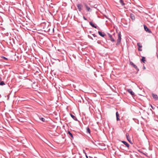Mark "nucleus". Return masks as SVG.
<instances>
[{
    "mask_svg": "<svg viewBox=\"0 0 158 158\" xmlns=\"http://www.w3.org/2000/svg\"><path fill=\"white\" fill-rule=\"evenodd\" d=\"M137 45L138 46V50L139 51H141L142 50L141 48H142V45L140 43H138Z\"/></svg>",
    "mask_w": 158,
    "mask_h": 158,
    "instance_id": "obj_3",
    "label": "nucleus"
},
{
    "mask_svg": "<svg viewBox=\"0 0 158 158\" xmlns=\"http://www.w3.org/2000/svg\"><path fill=\"white\" fill-rule=\"evenodd\" d=\"M50 30V28H48V31H49Z\"/></svg>",
    "mask_w": 158,
    "mask_h": 158,
    "instance_id": "obj_32",
    "label": "nucleus"
},
{
    "mask_svg": "<svg viewBox=\"0 0 158 158\" xmlns=\"http://www.w3.org/2000/svg\"><path fill=\"white\" fill-rule=\"evenodd\" d=\"M98 33L99 35L102 37H104V36L105 35V34L104 32H103L102 31H98Z\"/></svg>",
    "mask_w": 158,
    "mask_h": 158,
    "instance_id": "obj_11",
    "label": "nucleus"
},
{
    "mask_svg": "<svg viewBox=\"0 0 158 158\" xmlns=\"http://www.w3.org/2000/svg\"><path fill=\"white\" fill-rule=\"evenodd\" d=\"M83 18L85 20H87V19L84 16H83Z\"/></svg>",
    "mask_w": 158,
    "mask_h": 158,
    "instance_id": "obj_28",
    "label": "nucleus"
},
{
    "mask_svg": "<svg viewBox=\"0 0 158 158\" xmlns=\"http://www.w3.org/2000/svg\"><path fill=\"white\" fill-rule=\"evenodd\" d=\"M86 133L87 134H90V130L89 128L88 127H87L86 128Z\"/></svg>",
    "mask_w": 158,
    "mask_h": 158,
    "instance_id": "obj_16",
    "label": "nucleus"
},
{
    "mask_svg": "<svg viewBox=\"0 0 158 158\" xmlns=\"http://www.w3.org/2000/svg\"><path fill=\"white\" fill-rule=\"evenodd\" d=\"M120 42H121L120 41H117V43L116 44V45L117 46H118L119 45Z\"/></svg>",
    "mask_w": 158,
    "mask_h": 158,
    "instance_id": "obj_24",
    "label": "nucleus"
},
{
    "mask_svg": "<svg viewBox=\"0 0 158 158\" xmlns=\"http://www.w3.org/2000/svg\"><path fill=\"white\" fill-rule=\"evenodd\" d=\"M89 24L90 25H91L93 27H94L95 28H97V26L96 25L94 24L91 21L89 22Z\"/></svg>",
    "mask_w": 158,
    "mask_h": 158,
    "instance_id": "obj_12",
    "label": "nucleus"
},
{
    "mask_svg": "<svg viewBox=\"0 0 158 158\" xmlns=\"http://www.w3.org/2000/svg\"><path fill=\"white\" fill-rule=\"evenodd\" d=\"M151 107H152V109H154V108H153V106H152V105H151Z\"/></svg>",
    "mask_w": 158,
    "mask_h": 158,
    "instance_id": "obj_31",
    "label": "nucleus"
},
{
    "mask_svg": "<svg viewBox=\"0 0 158 158\" xmlns=\"http://www.w3.org/2000/svg\"><path fill=\"white\" fill-rule=\"evenodd\" d=\"M127 91L132 96H134L135 95L134 93L132 91L131 89H127Z\"/></svg>",
    "mask_w": 158,
    "mask_h": 158,
    "instance_id": "obj_7",
    "label": "nucleus"
},
{
    "mask_svg": "<svg viewBox=\"0 0 158 158\" xmlns=\"http://www.w3.org/2000/svg\"><path fill=\"white\" fill-rule=\"evenodd\" d=\"M130 17L132 20H134L135 19V17L134 15L132 14H130Z\"/></svg>",
    "mask_w": 158,
    "mask_h": 158,
    "instance_id": "obj_17",
    "label": "nucleus"
},
{
    "mask_svg": "<svg viewBox=\"0 0 158 158\" xmlns=\"http://www.w3.org/2000/svg\"><path fill=\"white\" fill-rule=\"evenodd\" d=\"M121 142L123 143L127 148H129L130 145L127 142L124 141H122Z\"/></svg>",
    "mask_w": 158,
    "mask_h": 158,
    "instance_id": "obj_10",
    "label": "nucleus"
},
{
    "mask_svg": "<svg viewBox=\"0 0 158 158\" xmlns=\"http://www.w3.org/2000/svg\"><path fill=\"white\" fill-rule=\"evenodd\" d=\"M85 6L86 10L88 12H91L92 11L91 9L89 6H88L87 4H85Z\"/></svg>",
    "mask_w": 158,
    "mask_h": 158,
    "instance_id": "obj_6",
    "label": "nucleus"
},
{
    "mask_svg": "<svg viewBox=\"0 0 158 158\" xmlns=\"http://www.w3.org/2000/svg\"><path fill=\"white\" fill-rule=\"evenodd\" d=\"M1 58H2L3 59H5V60H8V59H7V58L3 56H1Z\"/></svg>",
    "mask_w": 158,
    "mask_h": 158,
    "instance_id": "obj_23",
    "label": "nucleus"
},
{
    "mask_svg": "<svg viewBox=\"0 0 158 158\" xmlns=\"http://www.w3.org/2000/svg\"><path fill=\"white\" fill-rule=\"evenodd\" d=\"M40 119L43 122H44L45 121V119L43 118H40Z\"/></svg>",
    "mask_w": 158,
    "mask_h": 158,
    "instance_id": "obj_21",
    "label": "nucleus"
},
{
    "mask_svg": "<svg viewBox=\"0 0 158 158\" xmlns=\"http://www.w3.org/2000/svg\"><path fill=\"white\" fill-rule=\"evenodd\" d=\"M152 95L153 98L155 99V100H158V96L157 94L152 93Z\"/></svg>",
    "mask_w": 158,
    "mask_h": 158,
    "instance_id": "obj_5",
    "label": "nucleus"
},
{
    "mask_svg": "<svg viewBox=\"0 0 158 158\" xmlns=\"http://www.w3.org/2000/svg\"><path fill=\"white\" fill-rule=\"evenodd\" d=\"M77 6L78 8L79 12H81L82 10L83 5L81 4H78L77 5Z\"/></svg>",
    "mask_w": 158,
    "mask_h": 158,
    "instance_id": "obj_2",
    "label": "nucleus"
},
{
    "mask_svg": "<svg viewBox=\"0 0 158 158\" xmlns=\"http://www.w3.org/2000/svg\"><path fill=\"white\" fill-rule=\"evenodd\" d=\"M110 40L112 42H115V40H114V38H113L112 37L111 38H110Z\"/></svg>",
    "mask_w": 158,
    "mask_h": 158,
    "instance_id": "obj_20",
    "label": "nucleus"
},
{
    "mask_svg": "<svg viewBox=\"0 0 158 158\" xmlns=\"http://www.w3.org/2000/svg\"><path fill=\"white\" fill-rule=\"evenodd\" d=\"M108 35L109 36V37L110 38H111L112 36V35H111L109 33H108Z\"/></svg>",
    "mask_w": 158,
    "mask_h": 158,
    "instance_id": "obj_25",
    "label": "nucleus"
},
{
    "mask_svg": "<svg viewBox=\"0 0 158 158\" xmlns=\"http://www.w3.org/2000/svg\"><path fill=\"white\" fill-rule=\"evenodd\" d=\"M130 63L135 68L137 72L139 71V69L137 68V66L134 64L132 62H130Z\"/></svg>",
    "mask_w": 158,
    "mask_h": 158,
    "instance_id": "obj_4",
    "label": "nucleus"
},
{
    "mask_svg": "<svg viewBox=\"0 0 158 158\" xmlns=\"http://www.w3.org/2000/svg\"><path fill=\"white\" fill-rule=\"evenodd\" d=\"M70 115L71 117L75 121H77L78 120L76 116L73 115L71 114H70Z\"/></svg>",
    "mask_w": 158,
    "mask_h": 158,
    "instance_id": "obj_13",
    "label": "nucleus"
},
{
    "mask_svg": "<svg viewBox=\"0 0 158 158\" xmlns=\"http://www.w3.org/2000/svg\"><path fill=\"white\" fill-rule=\"evenodd\" d=\"M2 80V78L1 77H0V81H1Z\"/></svg>",
    "mask_w": 158,
    "mask_h": 158,
    "instance_id": "obj_33",
    "label": "nucleus"
},
{
    "mask_svg": "<svg viewBox=\"0 0 158 158\" xmlns=\"http://www.w3.org/2000/svg\"><path fill=\"white\" fill-rule=\"evenodd\" d=\"M5 84L3 81H1L0 82V85H5Z\"/></svg>",
    "mask_w": 158,
    "mask_h": 158,
    "instance_id": "obj_22",
    "label": "nucleus"
},
{
    "mask_svg": "<svg viewBox=\"0 0 158 158\" xmlns=\"http://www.w3.org/2000/svg\"><path fill=\"white\" fill-rule=\"evenodd\" d=\"M92 35L94 37H97V35L95 34H92Z\"/></svg>",
    "mask_w": 158,
    "mask_h": 158,
    "instance_id": "obj_29",
    "label": "nucleus"
},
{
    "mask_svg": "<svg viewBox=\"0 0 158 158\" xmlns=\"http://www.w3.org/2000/svg\"><path fill=\"white\" fill-rule=\"evenodd\" d=\"M126 136L128 141L131 143V140L130 139V138L129 137V135L128 133H127L126 134Z\"/></svg>",
    "mask_w": 158,
    "mask_h": 158,
    "instance_id": "obj_14",
    "label": "nucleus"
},
{
    "mask_svg": "<svg viewBox=\"0 0 158 158\" xmlns=\"http://www.w3.org/2000/svg\"><path fill=\"white\" fill-rule=\"evenodd\" d=\"M97 43H99V41H98Z\"/></svg>",
    "mask_w": 158,
    "mask_h": 158,
    "instance_id": "obj_34",
    "label": "nucleus"
},
{
    "mask_svg": "<svg viewBox=\"0 0 158 158\" xmlns=\"http://www.w3.org/2000/svg\"><path fill=\"white\" fill-rule=\"evenodd\" d=\"M88 37L89 38H90V39H92V40H93V38L92 37H91L90 36L88 35Z\"/></svg>",
    "mask_w": 158,
    "mask_h": 158,
    "instance_id": "obj_27",
    "label": "nucleus"
},
{
    "mask_svg": "<svg viewBox=\"0 0 158 158\" xmlns=\"http://www.w3.org/2000/svg\"><path fill=\"white\" fill-rule=\"evenodd\" d=\"M116 120L117 121H119L120 120V119L119 118V114L118 112H117L116 113Z\"/></svg>",
    "mask_w": 158,
    "mask_h": 158,
    "instance_id": "obj_15",
    "label": "nucleus"
},
{
    "mask_svg": "<svg viewBox=\"0 0 158 158\" xmlns=\"http://www.w3.org/2000/svg\"><path fill=\"white\" fill-rule=\"evenodd\" d=\"M141 60L143 63H145V62L146 61V60H145V57L144 56H142V57Z\"/></svg>",
    "mask_w": 158,
    "mask_h": 158,
    "instance_id": "obj_19",
    "label": "nucleus"
},
{
    "mask_svg": "<svg viewBox=\"0 0 158 158\" xmlns=\"http://www.w3.org/2000/svg\"><path fill=\"white\" fill-rule=\"evenodd\" d=\"M121 32L120 31L118 34V38L117 41H121Z\"/></svg>",
    "mask_w": 158,
    "mask_h": 158,
    "instance_id": "obj_8",
    "label": "nucleus"
},
{
    "mask_svg": "<svg viewBox=\"0 0 158 158\" xmlns=\"http://www.w3.org/2000/svg\"><path fill=\"white\" fill-rule=\"evenodd\" d=\"M54 28H53V31H54Z\"/></svg>",
    "mask_w": 158,
    "mask_h": 158,
    "instance_id": "obj_35",
    "label": "nucleus"
},
{
    "mask_svg": "<svg viewBox=\"0 0 158 158\" xmlns=\"http://www.w3.org/2000/svg\"><path fill=\"white\" fill-rule=\"evenodd\" d=\"M143 27L144 29L146 32L149 33H152V31L147 27L145 25H143Z\"/></svg>",
    "mask_w": 158,
    "mask_h": 158,
    "instance_id": "obj_1",
    "label": "nucleus"
},
{
    "mask_svg": "<svg viewBox=\"0 0 158 158\" xmlns=\"http://www.w3.org/2000/svg\"><path fill=\"white\" fill-rule=\"evenodd\" d=\"M146 69V68L145 67V66L144 65L143 66V69Z\"/></svg>",
    "mask_w": 158,
    "mask_h": 158,
    "instance_id": "obj_30",
    "label": "nucleus"
},
{
    "mask_svg": "<svg viewBox=\"0 0 158 158\" xmlns=\"http://www.w3.org/2000/svg\"><path fill=\"white\" fill-rule=\"evenodd\" d=\"M83 152L85 153V156H86V158H88V156H87V155H86V153H85V151L84 150H83Z\"/></svg>",
    "mask_w": 158,
    "mask_h": 158,
    "instance_id": "obj_26",
    "label": "nucleus"
},
{
    "mask_svg": "<svg viewBox=\"0 0 158 158\" xmlns=\"http://www.w3.org/2000/svg\"><path fill=\"white\" fill-rule=\"evenodd\" d=\"M67 134L69 135L71 137V140L73 139L74 137L73 136V135L70 131H68Z\"/></svg>",
    "mask_w": 158,
    "mask_h": 158,
    "instance_id": "obj_9",
    "label": "nucleus"
},
{
    "mask_svg": "<svg viewBox=\"0 0 158 158\" xmlns=\"http://www.w3.org/2000/svg\"><path fill=\"white\" fill-rule=\"evenodd\" d=\"M119 2L122 6H123L125 5V3L124 2L123 0H119Z\"/></svg>",
    "mask_w": 158,
    "mask_h": 158,
    "instance_id": "obj_18",
    "label": "nucleus"
}]
</instances>
